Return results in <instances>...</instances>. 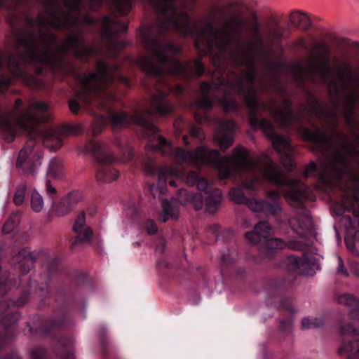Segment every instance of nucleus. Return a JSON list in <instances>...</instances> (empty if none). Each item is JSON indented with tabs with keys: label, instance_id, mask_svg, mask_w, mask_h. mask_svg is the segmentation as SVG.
Masks as SVG:
<instances>
[{
	"label": "nucleus",
	"instance_id": "f257e3e1",
	"mask_svg": "<svg viewBox=\"0 0 359 359\" xmlns=\"http://www.w3.org/2000/svg\"><path fill=\"white\" fill-rule=\"evenodd\" d=\"M104 0H89L88 6L92 11L100 8ZM109 6L120 15H127L133 0H107ZM154 11L158 14L156 21L146 29L149 30L156 41H168L158 39V35L168 30H175L184 36H190L195 40V46L203 55L210 54L212 57L214 66L219 70L224 67L227 54L238 67H243L239 75L231 73L227 79L222 74L210 86L203 82L201 86L203 97L196 102L198 108L210 109L212 102L208 97L212 93V99L218 102L225 112L238 109V102L232 98L228 89L242 95L246 102L245 93L248 90L245 82L246 74L251 72L252 62V89L255 93L254 81L255 76V55L261 50L263 38L257 17L246 18L240 14H234L227 18L221 30L215 29L210 19H202L190 25L189 12L192 11L196 0H149ZM181 50L180 51V53ZM220 74V72H218Z\"/></svg>",
	"mask_w": 359,
	"mask_h": 359
},
{
	"label": "nucleus",
	"instance_id": "f03ea898",
	"mask_svg": "<svg viewBox=\"0 0 359 359\" xmlns=\"http://www.w3.org/2000/svg\"><path fill=\"white\" fill-rule=\"evenodd\" d=\"M45 1L36 19L25 16L32 28L17 37L15 47L23 63L42 64L53 67L61 63V55L73 49L75 56L84 59L96 53L86 44L82 35L85 26L94 23L82 13L84 0Z\"/></svg>",
	"mask_w": 359,
	"mask_h": 359
},
{
	"label": "nucleus",
	"instance_id": "7ed1b4c3",
	"mask_svg": "<svg viewBox=\"0 0 359 359\" xmlns=\"http://www.w3.org/2000/svg\"><path fill=\"white\" fill-rule=\"evenodd\" d=\"M140 39L142 45L149 52L140 55L136 60L139 67L148 76L156 77L155 88L157 93L154 95L149 103V109L137 111L133 115L125 112L111 111L108 114L110 123L114 128L126 126L130 123H135L145 130L146 133L154 135L151 143L147 145V148L157 150L163 154L170 155L178 163H187L177 156V152L182 147L172 150V147L164 137L157 135L158 128L150 122L154 114L165 116L171 114L174 111L172 104L168 99L170 92V87L163 78L165 74L180 75L186 79L197 78L203 75L204 68L198 58L189 61L184 64L176 60L175 56L180 53V49L168 41H156L150 34L149 30L143 25L140 29Z\"/></svg>",
	"mask_w": 359,
	"mask_h": 359
},
{
	"label": "nucleus",
	"instance_id": "20e7f679",
	"mask_svg": "<svg viewBox=\"0 0 359 359\" xmlns=\"http://www.w3.org/2000/svg\"><path fill=\"white\" fill-rule=\"evenodd\" d=\"M177 156L180 161L191 165L201 166L210 165L218 172L221 180L243 172L248 174V177L242 180L241 187L249 191H256L262 185L259 176L276 185L285 184L290 190L283 193L285 200L294 207H300L304 198L309 196V188L299 180H287L280 168L268 158L255 161L249 151L242 147H236L231 156L219 158V152L217 149H208L204 146L198 147L194 152H184L180 149ZM282 191L269 190L266 196L278 201Z\"/></svg>",
	"mask_w": 359,
	"mask_h": 359
},
{
	"label": "nucleus",
	"instance_id": "39448f33",
	"mask_svg": "<svg viewBox=\"0 0 359 359\" xmlns=\"http://www.w3.org/2000/svg\"><path fill=\"white\" fill-rule=\"evenodd\" d=\"M22 102L15 100L13 111L8 116H3L0 121V130L4 139L8 142L14 140L18 128L27 132L31 137L25 146L20 150L16 161V166L24 167V171L32 173L34 169L29 164V156L35 146V140L43 142V144L50 151H56L62 145L64 137L79 133L80 126L65 125L55 128L43 130L41 123L48 119V106L43 102H33L27 109H20Z\"/></svg>",
	"mask_w": 359,
	"mask_h": 359
},
{
	"label": "nucleus",
	"instance_id": "423d86ee",
	"mask_svg": "<svg viewBox=\"0 0 359 359\" xmlns=\"http://www.w3.org/2000/svg\"><path fill=\"white\" fill-rule=\"evenodd\" d=\"M252 69V62L249 63ZM251 71H252L251 69ZM252 72H250L245 76V83L248 90L245 93L246 105L249 108V121L252 127H259L264 134L269 137L273 148L280 154H288L292 150L287 139L276 134L273 124L267 118H262L259 121L257 114L262 109L268 110L274 121L279 124L280 127L285 128L297 121V116L291 109V102L288 100L283 101L282 106H276L273 100H270L266 103H259L257 100L256 93L252 89Z\"/></svg>",
	"mask_w": 359,
	"mask_h": 359
},
{
	"label": "nucleus",
	"instance_id": "0eeeda50",
	"mask_svg": "<svg viewBox=\"0 0 359 359\" xmlns=\"http://www.w3.org/2000/svg\"><path fill=\"white\" fill-rule=\"evenodd\" d=\"M118 67H109L102 62H98L95 72L88 74L79 75L77 81L81 85L80 90L76 94V98L69 102L71 111L74 114L78 112L80 105L77 100L83 104H93L95 99H98L96 104L106 109L108 107L107 102L114 101L115 95L107 88L109 87L117 76Z\"/></svg>",
	"mask_w": 359,
	"mask_h": 359
},
{
	"label": "nucleus",
	"instance_id": "6e6552de",
	"mask_svg": "<svg viewBox=\"0 0 359 359\" xmlns=\"http://www.w3.org/2000/svg\"><path fill=\"white\" fill-rule=\"evenodd\" d=\"M334 76L330 74L329 62L316 64L313 54H309L304 65H297L293 69V75L300 84L308 78L312 81L317 80L326 84L330 90L338 93L340 89L346 88L353 79L352 67L348 61L334 60Z\"/></svg>",
	"mask_w": 359,
	"mask_h": 359
},
{
	"label": "nucleus",
	"instance_id": "1a4fd4ad",
	"mask_svg": "<svg viewBox=\"0 0 359 359\" xmlns=\"http://www.w3.org/2000/svg\"><path fill=\"white\" fill-rule=\"evenodd\" d=\"M142 167L146 175L153 176L157 175L158 180L160 184H168L171 187H176V181L172 178L177 180L182 178V171L176 165L170 167L162 166L158 168L151 157H147L142 162Z\"/></svg>",
	"mask_w": 359,
	"mask_h": 359
},
{
	"label": "nucleus",
	"instance_id": "9d476101",
	"mask_svg": "<svg viewBox=\"0 0 359 359\" xmlns=\"http://www.w3.org/2000/svg\"><path fill=\"white\" fill-rule=\"evenodd\" d=\"M6 57V56L4 53H0V69L2 68L3 66H6L8 71L14 77L20 79L28 86H39L41 85V81L37 77L29 74L24 71L18 60L13 55L9 54L8 58Z\"/></svg>",
	"mask_w": 359,
	"mask_h": 359
},
{
	"label": "nucleus",
	"instance_id": "9b49d317",
	"mask_svg": "<svg viewBox=\"0 0 359 359\" xmlns=\"http://www.w3.org/2000/svg\"><path fill=\"white\" fill-rule=\"evenodd\" d=\"M338 302L351 308L350 316L355 320L353 324L348 323L341 327L342 334H359V299H356L352 294H344L338 297Z\"/></svg>",
	"mask_w": 359,
	"mask_h": 359
},
{
	"label": "nucleus",
	"instance_id": "f8f14e48",
	"mask_svg": "<svg viewBox=\"0 0 359 359\" xmlns=\"http://www.w3.org/2000/svg\"><path fill=\"white\" fill-rule=\"evenodd\" d=\"M73 231L76 233V237L70 245L72 250L90 243L93 238V231L86 224V218L83 212L78 215L73 225Z\"/></svg>",
	"mask_w": 359,
	"mask_h": 359
},
{
	"label": "nucleus",
	"instance_id": "ddd939ff",
	"mask_svg": "<svg viewBox=\"0 0 359 359\" xmlns=\"http://www.w3.org/2000/svg\"><path fill=\"white\" fill-rule=\"evenodd\" d=\"M218 128L214 135V142L221 149L225 151L233 142L232 132L236 123L232 120H215Z\"/></svg>",
	"mask_w": 359,
	"mask_h": 359
},
{
	"label": "nucleus",
	"instance_id": "4468645a",
	"mask_svg": "<svg viewBox=\"0 0 359 359\" xmlns=\"http://www.w3.org/2000/svg\"><path fill=\"white\" fill-rule=\"evenodd\" d=\"M88 149L93 152L95 158L100 165H107L114 161V155L107 144L102 142H92L89 144Z\"/></svg>",
	"mask_w": 359,
	"mask_h": 359
},
{
	"label": "nucleus",
	"instance_id": "2eb2a0df",
	"mask_svg": "<svg viewBox=\"0 0 359 359\" xmlns=\"http://www.w3.org/2000/svg\"><path fill=\"white\" fill-rule=\"evenodd\" d=\"M271 231L270 224L267 222H261L255 225L252 231L246 233L245 237L252 244L264 243Z\"/></svg>",
	"mask_w": 359,
	"mask_h": 359
},
{
	"label": "nucleus",
	"instance_id": "dca6fc26",
	"mask_svg": "<svg viewBox=\"0 0 359 359\" xmlns=\"http://www.w3.org/2000/svg\"><path fill=\"white\" fill-rule=\"evenodd\" d=\"M79 200V195L77 193H71L63 198L58 203L53 205V210L58 217H62L68 214Z\"/></svg>",
	"mask_w": 359,
	"mask_h": 359
},
{
	"label": "nucleus",
	"instance_id": "f3484780",
	"mask_svg": "<svg viewBox=\"0 0 359 359\" xmlns=\"http://www.w3.org/2000/svg\"><path fill=\"white\" fill-rule=\"evenodd\" d=\"M102 26L104 29V34L112 36L113 35L124 32L126 31L128 26L121 22L115 17L104 16L102 20Z\"/></svg>",
	"mask_w": 359,
	"mask_h": 359
},
{
	"label": "nucleus",
	"instance_id": "a211bd4d",
	"mask_svg": "<svg viewBox=\"0 0 359 359\" xmlns=\"http://www.w3.org/2000/svg\"><path fill=\"white\" fill-rule=\"evenodd\" d=\"M290 225L300 237H304L311 231L312 221L310 217L304 215L292 218L290 220Z\"/></svg>",
	"mask_w": 359,
	"mask_h": 359
},
{
	"label": "nucleus",
	"instance_id": "6ab92c4d",
	"mask_svg": "<svg viewBox=\"0 0 359 359\" xmlns=\"http://www.w3.org/2000/svg\"><path fill=\"white\" fill-rule=\"evenodd\" d=\"M36 260L34 254L27 249H23L14 257L15 264H19L20 270L24 273H28L34 266Z\"/></svg>",
	"mask_w": 359,
	"mask_h": 359
},
{
	"label": "nucleus",
	"instance_id": "aec40b11",
	"mask_svg": "<svg viewBox=\"0 0 359 359\" xmlns=\"http://www.w3.org/2000/svg\"><path fill=\"white\" fill-rule=\"evenodd\" d=\"M179 201L182 204L190 202L195 210H198L203 205V196L200 193L194 194L188 193L186 189H180L179 192Z\"/></svg>",
	"mask_w": 359,
	"mask_h": 359
},
{
	"label": "nucleus",
	"instance_id": "412c9836",
	"mask_svg": "<svg viewBox=\"0 0 359 359\" xmlns=\"http://www.w3.org/2000/svg\"><path fill=\"white\" fill-rule=\"evenodd\" d=\"M118 172L116 169L109 166H104L97 169L95 174L97 182L100 184L111 183L118 179Z\"/></svg>",
	"mask_w": 359,
	"mask_h": 359
},
{
	"label": "nucleus",
	"instance_id": "4be33fe9",
	"mask_svg": "<svg viewBox=\"0 0 359 359\" xmlns=\"http://www.w3.org/2000/svg\"><path fill=\"white\" fill-rule=\"evenodd\" d=\"M290 24L300 29H308L311 26V20L306 13L295 11L290 15Z\"/></svg>",
	"mask_w": 359,
	"mask_h": 359
},
{
	"label": "nucleus",
	"instance_id": "5701e85b",
	"mask_svg": "<svg viewBox=\"0 0 359 359\" xmlns=\"http://www.w3.org/2000/svg\"><path fill=\"white\" fill-rule=\"evenodd\" d=\"M205 199V208L209 213L216 211L222 198V191L219 189H214L209 191Z\"/></svg>",
	"mask_w": 359,
	"mask_h": 359
},
{
	"label": "nucleus",
	"instance_id": "b1692460",
	"mask_svg": "<svg viewBox=\"0 0 359 359\" xmlns=\"http://www.w3.org/2000/svg\"><path fill=\"white\" fill-rule=\"evenodd\" d=\"M163 212L160 217V219L165 222L170 218H177L179 216V209L176 205H173L168 200L162 201Z\"/></svg>",
	"mask_w": 359,
	"mask_h": 359
},
{
	"label": "nucleus",
	"instance_id": "393cba45",
	"mask_svg": "<svg viewBox=\"0 0 359 359\" xmlns=\"http://www.w3.org/2000/svg\"><path fill=\"white\" fill-rule=\"evenodd\" d=\"M348 353L350 356H355L359 359V340L344 343L339 349V353Z\"/></svg>",
	"mask_w": 359,
	"mask_h": 359
},
{
	"label": "nucleus",
	"instance_id": "a878e982",
	"mask_svg": "<svg viewBox=\"0 0 359 359\" xmlns=\"http://www.w3.org/2000/svg\"><path fill=\"white\" fill-rule=\"evenodd\" d=\"M30 203L32 210L35 212H39L43 209V198L42 196L35 190L31 194Z\"/></svg>",
	"mask_w": 359,
	"mask_h": 359
},
{
	"label": "nucleus",
	"instance_id": "bb28decb",
	"mask_svg": "<svg viewBox=\"0 0 359 359\" xmlns=\"http://www.w3.org/2000/svg\"><path fill=\"white\" fill-rule=\"evenodd\" d=\"M62 175V163L57 159H52L50 160L48 165V169L47 170V175L48 177H52L53 179H55L60 177Z\"/></svg>",
	"mask_w": 359,
	"mask_h": 359
},
{
	"label": "nucleus",
	"instance_id": "cd10ccee",
	"mask_svg": "<svg viewBox=\"0 0 359 359\" xmlns=\"http://www.w3.org/2000/svg\"><path fill=\"white\" fill-rule=\"evenodd\" d=\"M229 198L237 204H245L248 199L244 196L241 187L231 189L229 191Z\"/></svg>",
	"mask_w": 359,
	"mask_h": 359
},
{
	"label": "nucleus",
	"instance_id": "c85d7f7f",
	"mask_svg": "<svg viewBox=\"0 0 359 359\" xmlns=\"http://www.w3.org/2000/svg\"><path fill=\"white\" fill-rule=\"evenodd\" d=\"M263 243L265 245L266 250L283 249L286 245V243L282 239L277 238H268Z\"/></svg>",
	"mask_w": 359,
	"mask_h": 359
},
{
	"label": "nucleus",
	"instance_id": "c756f323",
	"mask_svg": "<svg viewBox=\"0 0 359 359\" xmlns=\"http://www.w3.org/2000/svg\"><path fill=\"white\" fill-rule=\"evenodd\" d=\"M19 222V218L18 213H15L11 215L10 218L7 219L3 226L2 231L4 233H9L12 232L17 226Z\"/></svg>",
	"mask_w": 359,
	"mask_h": 359
},
{
	"label": "nucleus",
	"instance_id": "7c9ffc66",
	"mask_svg": "<svg viewBox=\"0 0 359 359\" xmlns=\"http://www.w3.org/2000/svg\"><path fill=\"white\" fill-rule=\"evenodd\" d=\"M253 212H264L265 201H258L255 198H248L245 203Z\"/></svg>",
	"mask_w": 359,
	"mask_h": 359
},
{
	"label": "nucleus",
	"instance_id": "2f4dec72",
	"mask_svg": "<svg viewBox=\"0 0 359 359\" xmlns=\"http://www.w3.org/2000/svg\"><path fill=\"white\" fill-rule=\"evenodd\" d=\"M323 325V322L319 318H304L302 320V328L304 330L318 328Z\"/></svg>",
	"mask_w": 359,
	"mask_h": 359
},
{
	"label": "nucleus",
	"instance_id": "473e14b6",
	"mask_svg": "<svg viewBox=\"0 0 359 359\" xmlns=\"http://www.w3.org/2000/svg\"><path fill=\"white\" fill-rule=\"evenodd\" d=\"M287 263L288 265L289 270L290 271H297L299 270V273H302L303 271L301 270V268L304 264V261L299 259L296 256H290L287 259Z\"/></svg>",
	"mask_w": 359,
	"mask_h": 359
},
{
	"label": "nucleus",
	"instance_id": "72a5a7b5",
	"mask_svg": "<svg viewBox=\"0 0 359 359\" xmlns=\"http://www.w3.org/2000/svg\"><path fill=\"white\" fill-rule=\"evenodd\" d=\"M124 43L120 41H118L114 39H111L108 44V51L109 53L112 56L115 57L117 53L121 50L124 47Z\"/></svg>",
	"mask_w": 359,
	"mask_h": 359
},
{
	"label": "nucleus",
	"instance_id": "f704fd0d",
	"mask_svg": "<svg viewBox=\"0 0 359 359\" xmlns=\"http://www.w3.org/2000/svg\"><path fill=\"white\" fill-rule=\"evenodd\" d=\"M25 185H22L18 187L13 198V202L16 205L19 206L23 203L25 196Z\"/></svg>",
	"mask_w": 359,
	"mask_h": 359
},
{
	"label": "nucleus",
	"instance_id": "c9c22d12",
	"mask_svg": "<svg viewBox=\"0 0 359 359\" xmlns=\"http://www.w3.org/2000/svg\"><path fill=\"white\" fill-rule=\"evenodd\" d=\"M150 192L154 198H161L163 194L165 193L167 189L163 185L155 186L151 185L149 188Z\"/></svg>",
	"mask_w": 359,
	"mask_h": 359
},
{
	"label": "nucleus",
	"instance_id": "e433bc0d",
	"mask_svg": "<svg viewBox=\"0 0 359 359\" xmlns=\"http://www.w3.org/2000/svg\"><path fill=\"white\" fill-rule=\"evenodd\" d=\"M197 188L200 191H205V194H208L211 190L214 189L210 184H208V181L203 178L201 177L197 182Z\"/></svg>",
	"mask_w": 359,
	"mask_h": 359
},
{
	"label": "nucleus",
	"instance_id": "4c0bfd02",
	"mask_svg": "<svg viewBox=\"0 0 359 359\" xmlns=\"http://www.w3.org/2000/svg\"><path fill=\"white\" fill-rule=\"evenodd\" d=\"M281 208L280 205L278 203H270L265 201L264 204V212H268L271 215H276L279 211H280Z\"/></svg>",
	"mask_w": 359,
	"mask_h": 359
},
{
	"label": "nucleus",
	"instance_id": "58836bf2",
	"mask_svg": "<svg viewBox=\"0 0 359 359\" xmlns=\"http://www.w3.org/2000/svg\"><path fill=\"white\" fill-rule=\"evenodd\" d=\"M282 155V164L287 168L290 169L293 167L294 164L292 160V151L288 154H280Z\"/></svg>",
	"mask_w": 359,
	"mask_h": 359
},
{
	"label": "nucleus",
	"instance_id": "ea45409f",
	"mask_svg": "<svg viewBox=\"0 0 359 359\" xmlns=\"http://www.w3.org/2000/svg\"><path fill=\"white\" fill-rule=\"evenodd\" d=\"M199 179V172L198 171H191L187 174L186 181L189 185L193 186L198 182Z\"/></svg>",
	"mask_w": 359,
	"mask_h": 359
},
{
	"label": "nucleus",
	"instance_id": "a19ab883",
	"mask_svg": "<svg viewBox=\"0 0 359 359\" xmlns=\"http://www.w3.org/2000/svg\"><path fill=\"white\" fill-rule=\"evenodd\" d=\"M190 133H191V135L193 137L196 138L199 140H202L205 138V134H204L203 130L198 127H196V126L192 127L191 128Z\"/></svg>",
	"mask_w": 359,
	"mask_h": 359
},
{
	"label": "nucleus",
	"instance_id": "79ce46f5",
	"mask_svg": "<svg viewBox=\"0 0 359 359\" xmlns=\"http://www.w3.org/2000/svg\"><path fill=\"white\" fill-rule=\"evenodd\" d=\"M11 83V79L4 75L0 76V92L6 91Z\"/></svg>",
	"mask_w": 359,
	"mask_h": 359
},
{
	"label": "nucleus",
	"instance_id": "37998d69",
	"mask_svg": "<svg viewBox=\"0 0 359 359\" xmlns=\"http://www.w3.org/2000/svg\"><path fill=\"white\" fill-rule=\"evenodd\" d=\"M337 261H338V267L337 269V273L338 274H341L345 277H348V273L344 267L343 259L340 256H337Z\"/></svg>",
	"mask_w": 359,
	"mask_h": 359
},
{
	"label": "nucleus",
	"instance_id": "c03bdc74",
	"mask_svg": "<svg viewBox=\"0 0 359 359\" xmlns=\"http://www.w3.org/2000/svg\"><path fill=\"white\" fill-rule=\"evenodd\" d=\"M145 229L147 232L149 234H154L158 230L157 226L153 220H148L145 223Z\"/></svg>",
	"mask_w": 359,
	"mask_h": 359
},
{
	"label": "nucleus",
	"instance_id": "a18cd8bd",
	"mask_svg": "<svg viewBox=\"0 0 359 359\" xmlns=\"http://www.w3.org/2000/svg\"><path fill=\"white\" fill-rule=\"evenodd\" d=\"M104 124V120L102 118H100V120L97 121L96 123H94L92 126V133L94 136L98 135L102 128V126Z\"/></svg>",
	"mask_w": 359,
	"mask_h": 359
},
{
	"label": "nucleus",
	"instance_id": "49530a36",
	"mask_svg": "<svg viewBox=\"0 0 359 359\" xmlns=\"http://www.w3.org/2000/svg\"><path fill=\"white\" fill-rule=\"evenodd\" d=\"M313 48L315 50H318L320 52V55L323 57H325L327 55H329L330 50L323 43H316L314 45Z\"/></svg>",
	"mask_w": 359,
	"mask_h": 359
},
{
	"label": "nucleus",
	"instance_id": "de8ad7c7",
	"mask_svg": "<svg viewBox=\"0 0 359 359\" xmlns=\"http://www.w3.org/2000/svg\"><path fill=\"white\" fill-rule=\"evenodd\" d=\"M317 171V166L314 163L309 164L304 171L305 177H308L311 176L314 172Z\"/></svg>",
	"mask_w": 359,
	"mask_h": 359
},
{
	"label": "nucleus",
	"instance_id": "09e8293b",
	"mask_svg": "<svg viewBox=\"0 0 359 359\" xmlns=\"http://www.w3.org/2000/svg\"><path fill=\"white\" fill-rule=\"evenodd\" d=\"M0 9H13V0H0Z\"/></svg>",
	"mask_w": 359,
	"mask_h": 359
},
{
	"label": "nucleus",
	"instance_id": "8fccbe9b",
	"mask_svg": "<svg viewBox=\"0 0 359 359\" xmlns=\"http://www.w3.org/2000/svg\"><path fill=\"white\" fill-rule=\"evenodd\" d=\"M32 355L33 359H41L44 356V351L41 348H36L32 351Z\"/></svg>",
	"mask_w": 359,
	"mask_h": 359
},
{
	"label": "nucleus",
	"instance_id": "3c124183",
	"mask_svg": "<svg viewBox=\"0 0 359 359\" xmlns=\"http://www.w3.org/2000/svg\"><path fill=\"white\" fill-rule=\"evenodd\" d=\"M351 271L355 276L359 278V263L353 262L351 264Z\"/></svg>",
	"mask_w": 359,
	"mask_h": 359
},
{
	"label": "nucleus",
	"instance_id": "603ef678",
	"mask_svg": "<svg viewBox=\"0 0 359 359\" xmlns=\"http://www.w3.org/2000/svg\"><path fill=\"white\" fill-rule=\"evenodd\" d=\"M46 189L48 194L55 195L57 193L55 188L51 185L50 182L49 180H46Z\"/></svg>",
	"mask_w": 359,
	"mask_h": 359
},
{
	"label": "nucleus",
	"instance_id": "864d4df0",
	"mask_svg": "<svg viewBox=\"0 0 359 359\" xmlns=\"http://www.w3.org/2000/svg\"><path fill=\"white\" fill-rule=\"evenodd\" d=\"M288 245H289L290 248H291L292 250H302L303 248V245L301 243L296 242V241L290 242Z\"/></svg>",
	"mask_w": 359,
	"mask_h": 359
},
{
	"label": "nucleus",
	"instance_id": "5fc2aeb1",
	"mask_svg": "<svg viewBox=\"0 0 359 359\" xmlns=\"http://www.w3.org/2000/svg\"><path fill=\"white\" fill-rule=\"evenodd\" d=\"M346 246L353 253H354L355 255H358L359 254V252L355 248V246L353 243L346 241Z\"/></svg>",
	"mask_w": 359,
	"mask_h": 359
},
{
	"label": "nucleus",
	"instance_id": "6e6d98bb",
	"mask_svg": "<svg viewBox=\"0 0 359 359\" xmlns=\"http://www.w3.org/2000/svg\"><path fill=\"white\" fill-rule=\"evenodd\" d=\"M195 118H196V120L199 123H203L208 121V117L206 115H205L203 116H198V114H195Z\"/></svg>",
	"mask_w": 359,
	"mask_h": 359
},
{
	"label": "nucleus",
	"instance_id": "4d7b16f0",
	"mask_svg": "<svg viewBox=\"0 0 359 359\" xmlns=\"http://www.w3.org/2000/svg\"><path fill=\"white\" fill-rule=\"evenodd\" d=\"M10 302L4 301L0 302V312H4L6 309L9 308Z\"/></svg>",
	"mask_w": 359,
	"mask_h": 359
},
{
	"label": "nucleus",
	"instance_id": "13d9d810",
	"mask_svg": "<svg viewBox=\"0 0 359 359\" xmlns=\"http://www.w3.org/2000/svg\"><path fill=\"white\" fill-rule=\"evenodd\" d=\"M7 285L6 283L0 281V294H5L6 290L5 289L6 286Z\"/></svg>",
	"mask_w": 359,
	"mask_h": 359
},
{
	"label": "nucleus",
	"instance_id": "bf43d9fd",
	"mask_svg": "<svg viewBox=\"0 0 359 359\" xmlns=\"http://www.w3.org/2000/svg\"><path fill=\"white\" fill-rule=\"evenodd\" d=\"M173 91L175 94H180L183 92V88L180 86H178L174 89Z\"/></svg>",
	"mask_w": 359,
	"mask_h": 359
},
{
	"label": "nucleus",
	"instance_id": "052dcab7",
	"mask_svg": "<svg viewBox=\"0 0 359 359\" xmlns=\"http://www.w3.org/2000/svg\"><path fill=\"white\" fill-rule=\"evenodd\" d=\"M6 21L8 23H9L10 25H13V15H9L7 19H6Z\"/></svg>",
	"mask_w": 359,
	"mask_h": 359
},
{
	"label": "nucleus",
	"instance_id": "680f3d73",
	"mask_svg": "<svg viewBox=\"0 0 359 359\" xmlns=\"http://www.w3.org/2000/svg\"><path fill=\"white\" fill-rule=\"evenodd\" d=\"M259 88L262 90H268L269 88L266 86V85L264 82H261L259 84Z\"/></svg>",
	"mask_w": 359,
	"mask_h": 359
},
{
	"label": "nucleus",
	"instance_id": "e2e57ef3",
	"mask_svg": "<svg viewBox=\"0 0 359 359\" xmlns=\"http://www.w3.org/2000/svg\"><path fill=\"white\" fill-rule=\"evenodd\" d=\"M297 45L299 46H301V47H303L305 46V41L303 39H300L299 40H298L297 41Z\"/></svg>",
	"mask_w": 359,
	"mask_h": 359
},
{
	"label": "nucleus",
	"instance_id": "0e129e2a",
	"mask_svg": "<svg viewBox=\"0 0 359 359\" xmlns=\"http://www.w3.org/2000/svg\"><path fill=\"white\" fill-rule=\"evenodd\" d=\"M187 139H188V137H187V135L183 136V142H184V144H188Z\"/></svg>",
	"mask_w": 359,
	"mask_h": 359
},
{
	"label": "nucleus",
	"instance_id": "69168bd1",
	"mask_svg": "<svg viewBox=\"0 0 359 359\" xmlns=\"http://www.w3.org/2000/svg\"><path fill=\"white\" fill-rule=\"evenodd\" d=\"M39 165H40V163H39V162H36V163H35L33 165V167L36 168V167H38Z\"/></svg>",
	"mask_w": 359,
	"mask_h": 359
},
{
	"label": "nucleus",
	"instance_id": "338daca9",
	"mask_svg": "<svg viewBox=\"0 0 359 359\" xmlns=\"http://www.w3.org/2000/svg\"><path fill=\"white\" fill-rule=\"evenodd\" d=\"M67 359H74V357L73 355H69Z\"/></svg>",
	"mask_w": 359,
	"mask_h": 359
},
{
	"label": "nucleus",
	"instance_id": "774afa93",
	"mask_svg": "<svg viewBox=\"0 0 359 359\" xmlns=\"http://www.w3.org/2000/svg\"><path fill=\"white\" fill-rule=\"evenodd\" d=\"M222 259L223 262H226V259L224 255L222 256Z\"/></svg>",
	"mask_w": 359,
	"mask_h": 359
}]
</instances>
